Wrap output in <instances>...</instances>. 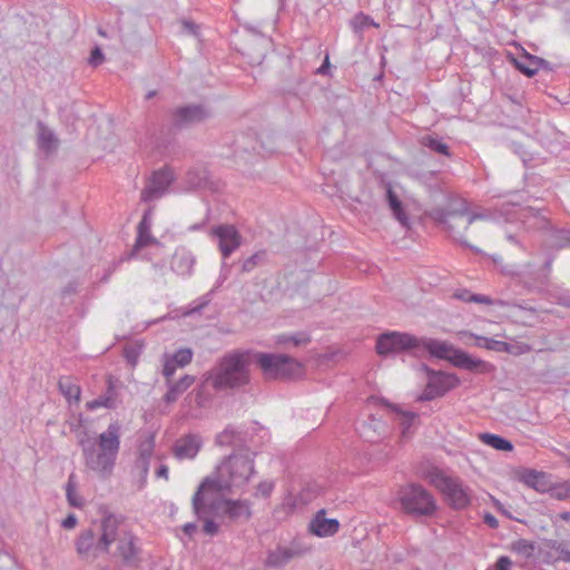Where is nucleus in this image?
Here are the masks:
<instances>
[{
	"instance_id": "6e6552de",
	"label": "nucleus",
	"mask_w": 570,
	"mask_h": 570,
	"mask_svg": "<svg viewBox=\"0 0 570 570\" xmlns=\"http://www.w3.org/2000/svg\"><path fill=\"white\" fill-rule=\"evenodd\" d=\"M428 478L443 493L452 509L463 510L471 504L470 489L459 478L449 476L438 468L430 470Z\"/></svg>"
},
{
	"instance_id": "e433bc0d",
	"label": "nucleus",
	"mask_w": 570,
	"mask_h": 570,
	"mask_svg": "<svg viewBox=\"0 0 570 570\" xmlns=\"http://www.w3.org/2000/svg\"><path fill=\"white\" fill-rule=\"evenodd\" d=\"M77 482L75 473H71L66 484V497L70 507L81 509L85 505L83 498L76 491Z\"/></svg>"
},
{
	"instance_id": "2f4dec72",
	"label": "nucleus",
	"mask_w": 570,
	"mask_h": 570,
	"mask_svg": "<svg viewBox=\"0 0 570 570\" xmlns=\"http://www.w3.org/2000/svg\"><path fill=\"white\" fill-rule=\"evenodd\" d=\"M311 343V336L307 332H296L293 334H282L276 338L278 345H292L294 347L305 346Z\"/></svg>"
},
{
	"instance_id": "864d4df0",
	"label": "nucleus",
	"mask_w": 570,
	"mask_h": 570,
	"mask_svg": "<svg viewBox=\"0 0 570 570\" xmlns=\"http://www.w3.org/2000/svg\"><path fill=\"white\" fill-rule=\"evenodd\" d=\"M104 60L105 56L101 48L96 46L90 52V57L88 60L89 65H91L92 67H98L104 62Z\"/></svg>"
},
{
	"instance_id": "ea45409f",
	"label": "nucleus",
	"mask_w": 570,
	"mask_h": 570,
	"mask_svg": "<svg viewBox=\"0 0 570 570\" xmlns=\"http://www.w3.org/2000/svg\"><path fill=\"white\" fill-rule=\"evenodd\" d=\"M267 262V252L258 250L244 259L242 263L240 271L242 273H250L257 266H262Z\"/></svg>"
},
{
	"instance_id": "f257e3e1",
	"label": "nucleus",
	"mask_w": 570,
	"mask_h": 570,
	"mask_svg": "<svg viewBox=\"0 0 570 570\" xmlns=\"http://www.w3.org/2000/svg\"><path fill=\"white\" fill-rule=\"evenodd\" d=\"M375 352L382 357H394L402 353H409L416 358L429 356L448 361L458 368L480 374H489L495 370L493 364L473 357L445 341L415 336L407 332L387 331L380 334L376 338Z\"/></svg>"
},
{
	"instance_id": "423d86ee",
	"label": "nucleus",
	"mask_w": 570,
	"mask_h": 570,
	"mask_svg": "<svg viewBox=\"0 0 570 570\" xmlns=\"http://www.w3.org/2000/svg\"><path fill=\"white\" fill-rule=\"evenodd\" d=\"M397 500L401 511L415 521L432 518L438 511L433 494L419 483L401 487L397 492Z\"/></svg>"
},
{
	"instance_id": "1a4fd4ad",
	"label": "nucleus",
	"mask_w": 570,
	"mask_h": 570,
	"mask_svg": "<svg viewBox=\"0 0 570 570\" xmlns=\"http://www.w3.org/2000/svg\"><path fill=\"white\" fill-rule=\"evenodd\" d=\"M210 117V110L204 105H186L171 112V126L175 129L188 128L202 124Z\"/></svg>"
},
{
	"instance_id": "f8f14e48",
	"label": "nucleus",
	"mask_w": 570,
	"mask_h": 570,
	"mask_svg": "<svg viewBox=\"0 0 570 570\" xmlns=\"http://www.w3.org/2000/svg\"><path fill=\"white\" fill-rule=\"evenodd\" d=\"M116 557L121 559L126 567H136L140 562V548L137 546V538L130 533L125 532L117 540Z\"/></svg>"
},
{
	"instance_id": "f704fd0d",
	"label": "nucleus",
	"mask_w": 570,
	"mask_h": 570,
	"mask_svg": "<svg viewBox=\"0 0 570 570\" xmlns=\"http://www.w3.org/2000/svg\"><path fill=\"white\" fill-rule=\"evenodd\" d=\"M382 403L401 416L400 425L402 426V432L403 434L407 433L417 417V414L411 411H402L399 405L392 404L387 400H382Z\"/></svg>"
},
{
	"instance_id": "0e129e2a",
	"label": "nucleus",
	"mask_w": 570,
	"mask_h": 570,
	"mask_svg": "<svg viewBox=\"0 0 570 570\" xmlns=\"http://www.w3.org/2000/svg\"><path fill=\"white\" fill-rule=\"evenodd\" d=\"M543 544L551 549V550H554L557 551L558 553H560V549H561V546H562V540L559 541V540H553V539H544L543 540Z\"/></svg>"
},
{
	"instance_id": "9b49d317",
	"label": "nucleus",
	"mask_w": 570,
	"mask_h": 570,
	"mask_svg": "<svg viewBox=\"0 0 570 570\" xmlns=\"http://www.w3.org/2000/svg\"><path fill=\"white\" fill-rule=\"evenodd\" d=\"M210 236L217 238L224 258L230 256L242 244V236L234 225H217L210 229Z\"/></svg>"
},
{
	"instance_id": "09e8293b",
	"label": "nucleus",
	"mask_w": 570,
	"mask_h": 570,
	"mask_svg": "<svg viewBox=\"0 0 570 570\" xmlns=\"http://www.w3.org/2000/svg\"><path fill=\"white\" fill-rule=\"evenodd\" d=\"M442 396L443 395H441V393L439 391L433 389V386L431 384L426 383L425 389L423 390L421 395L417 396V401L419 402H428V401H432L436 397H442Z\"/></svg>"
},
{
	"instance_id": "6ab92c4d",
	"label": "nucleus",
	"mask_w": 570,
	"mask_h": 570,
	"mask_svg": "<svg viewBox=\"0 0 570 570\" xmlns=\"http://www.w3.org/2000/svg\"><path fill=\"white\" fill-rule=\"evenodd\" d=\"M37 145L46 155L52 154L59 146V139L53 130L40 120L37 122Z\"/></svg>"
},
{
	"instance_id": "8fccbe9b",
	"label": "nucleus",
	"mask_w": 570,
	"mask_h": 570,
	"mask_svg": "<svg viewBox=\"0 0 570 570\" xmlns=\"http://www.w3.org/2000/svg\"><path fill=\"white\" fill-rule=\"evenodd\" d=\"M473 303L485 304V305H499V306H508L509 302L503 299H492L490 296L475 294L473 297Z\"/></svg>"
},
{
	"instance_id": "69168bd1",
	"label": "nucleus",
	"mask_w": 570,
	"mask_h": 570,
	"mask_svg": "<svg viewBox=\"0 0 570 570\" xmlns=\"http://www.w3.org/2000/svg\"><path fill=\"white\" fill-rule=\"evenodd\" d=\"M483 522L491 529H497L499 527L498 519L489 512L484 514Z\"/></svg>"
},
{
	"instance_id": "a19ab883",
	"label": "nucleus",
	"mask_w": 570,
	"mask_h": 570,
	"mask_svg": "<svg viewBox=\"0 0 570 570\" xmlns=\"http://www.w3.org/2000/svg\"><path fill=\"white\" fill-rule=\"evenodd\" d=\"M350 24L353 31L358 35H361L368 27H379V24L375 23L370 16L363 12L356 13L350 21Z\"/></svg>"
},
{
	"instance_id": "603ef678",
	"label": "nucleus",
	"mask_w": 570,
	"mask_h": 570,
	"mask_svg": "<svg viewBox=\"0 0 570 570\" xmlns=\"http://www.w3.org/2000/svg\"><path fill=\"white\" fill-rule=\"evenodd\" d=\"M177 367H179V366L171 360L170 356H168L166 354L165 363H164V367H163V375L167 379V381L170 380V377L176 372Z\"/></svg>"
},
{
	"instance_id": "7ed1b4c3",
	"label": "nucleus",
	"mask_w": 570,
	"mask_h": 570,
	"mask_svg": "<svg viewBox=\"0 0 570 570\" xmlns=\"http://www.w3.org/2000/svg\"><path fill=\"white\" fill-rule=\"evenodd\" d=\"M253 350H233L217 358L207 371V379L214 381V391H239L250 384Z\"/></svg>"
},
{
	"instance_id": "a878e982",
	"label": "nucleus",
	"mask_w": 570,
	"mask_h": 570,
	"mask_svg": "<svg viewBox=\"0 0 570 570\" xmlns=\"http://www.w3.org/2000/svg\"><path fill=\"white\" fill-rule=\"evenodd\" d=\"M533 140L528 136H522V139L508 140V148L518 155L522 163L528 166L532 160L534 154L531 151Z\"/></svg>"
},
{
	"instance_id": "13d9d810",
	"label": "nucleus",
	"mask_w": 570,
	"mask_h": 570,
	"mask_svg": "<svg viewBox=\"0 0 570 570\" xmlns=\"http://www.w3.org/2000/svg\"><path fill=\"white\" fill-rule=\"evenodd\" d=\"M559 561L570 562V541H563L560 549V553L557 558Z\"/></svg>"
},
{
	"instance_id": "f3484780",
	"label": "nucleus",
	"mask_w": 570,
	"mask_h": 570,
	"mask_svg": "<svg viewBox=\"0 0 570 570\" xmlns=\"http://www.w3.org/2000/svg\"><path fill=\"white\" fill-rule=\"evenodd\" d=\"M119 520L114 514H107L101 522V535L97 543V549L107 552L109 546L116 541L119 537L117 533Z\"/></svg>"
},
{
	"instance_id": "a18cd8bd",
	"label": "nucleus",
	"mask_w": 570,
	"mask_h": 570,
	"mask_svg": "<svg viewBox=\"0 0 570 570\" xmlns=\"http://www.w3.org/2000/svg\"><path fill=\"white\" fill-rule=\"evenodd\" d=\"M532 347L523 342H514V343H508L503 342L502 352L519 356L525 353L531 352Z\"/></svg>"
},
{
	"instance_id": "c85d7f7f",
	"label": "nucleus",
	"mask_w": 570,
	"mask_h": 570,
	"mask_svg": "<svg viewBox=\"0 0 570 570\" xmlns=\"http://www.w3.org/2000/svg\"><path fill=\"white\" fill-rule=\"evenodd\" d=\"M58 387L60 393L70 402L80 400L81 389L71 376H62L59 379Z\"/></svg>"
},
{
	"instance_id": "4d7b16f0",
	"label": "nucleus",
	"mask_w": 570,
	"mask_h": 570,
	"mask_svg": "<svg viewBox=\"0 0 570 570\" xmlns=\"http://www.w3.org/2000/svg\"><path fill=\"white\" fill-rule=\"evenodd\" d=\"M474 296H475V294L472 293L471 291L466 289V288L458 289L453 294L454 298H456L459 301H462V302H465V303H473V297Z\"/></svg>"
},
{
	"instance_id": "5fc2aeb1",
	"label": "nucleus",
	"mask_w": 570,
	"mask_h": 570,
	"mask_svg": "<svg viewBox=\"0 0 570 570\" xmlns=\"http://www.w3.org/2000/svg\"><path fill=\"white\" fill-rule=\"evenodd\" d=\"M183 32L197 37L199 35V26L191 20H181Z\"/></svg>"
},
{
	"instance_id": "338daca9",
	"label": "nucleus",
	"mask_w": 570,
	"mask_h": 570,
	"mask_svg": "<svg viewBox=\"0 0 570 570\" xmlns=\"http://www.w3.org/2000/svg\"><path fill=\"white\" fill-rule=\"evenodd\" d=\"M125 357L128 361V363H130L132 365L136 364L137 357H138L137 350L134 348V347L126 348L125 350Z\"/></svg>"
},
{
	"instance_id": "bb28decb",
	"label": "nucleus",
	"mask_w": 570,
	"mask_h": 570,
	"mask_svg": "<svg viewBox=\"0 0 570 570\" xmlns=\"http://www.w3.org/2000/svg\"><path fill=\"white\" fill-rule=\"evenodd\" d=\"M550 248L561 249L570 246V230L550 227L544 240Z\"/></svg>"
},
{
	"instance_id": "4468645a",
	"label": "nucleus",
	"mask_w": 570,
	"mask_h": 570,
	"mask_svg": "<svg viewBox=\"0 0 570 570\" xmlns=\"http://www.w3.org/2000/svg\"><path fill=\"white\" fill-rule=\"evenodd\" d=\"M151 220H153V210L148 208L144 212L142 217L137 226V237L135 240V245L130 253L128 254V258H132L136 256L137 252L141 248L146 247L150 244L159 245V242L151 235Z\"/></svg>"
},
{
	"instance_id": "72a5a7b5",
	"label": "nucleus",
	"mask_w": 570,
	"mask_h": 570,
	"mask_svg": "<svg viewBox=\"0 0 570 570\" xmlns=\"http://www.w3.org/2000/svg\"><path fill=\"white\" fill-rule=\"evenodd\" d=\"M480 440L484 444H487L498 451L510 452L513 450V444L511 443V441H509L508 439H505L501 435H498V434L482 433L480 435Z\"/></svg>"
},
{
	"instance_id": "052dcab7",
	"label": "nucleus",
	"mask_w": 570,
	"mask_h": 570,
	"mask_svg": "<svg viewBox=\"0 0 570 570\" xmlns=\"http://www.w3.org/2000/svg\"><path fill=\"white\" fill-rule=\"evenodd\" d=\"M532 61L537 62V66H538V70L539 69H542V70H547V71H553V67L551 65V62H549L548 60L541 58V57H538V58H531Z\"/></svg>"
},
{
	"instance_id": "4be33fe9",
	"label": "nucleus",
	"mask_w": 570,
	"mask_h": 570,
	"mask_svg": "<svg viewBox=\"0 0 570 570\" xmlns=\"http://www.w3.org/2000/svg\"><path fill=\"white\" fill-rule=\"evenodd\" d=\"M196 381L194 375L185 374L178 381H167L168 390L164 395V401L171 404L178 400V397L186 392Z\"/></svg>"
},
{
	"instance_id": "39448f33",
	"label": "nucleus",
	"mask_w": 570,
	"mask_h": 570,
	"mask_svg": "<svg viewBox=\"0 0 570 570\" xmlns=\"http://www.w3.org/2000/svg\"><path fill=\"white\" fill-rule=\"evenodd\" d=\"M430 216L435 223L442 225L443 229L453 240L460 243L464 247L473 249L476 253L480 252L478 248H474L464 240L463 235L474 220L484 219L488 215L483 213H470L466 203L461 202L460 207L458 208H434Z\"/></svg>"
},
{
	"instance_id": "58836bf2",
	"label": "nucleus",
	"mask_w": 570,
	"mask_h": 570,
	"mask_svg": "<svg viewBox=\"0 0 570 570\" xmlns=\"http://www.w3.org/2000/svg\"><path fill=\"white\" fill-rule=\"evenodd\" d=\"M186 183L191 188H203L208 183V171L206 169H190L186 174Z\"/></svg>"
},
{
	"instance_id": "412c9836",
	"label": "nucleus",
	"mask_w": 570,
	"mask_h": 570,
	"mask_svg": "<svg viewBox=\"0 0 570 570\" xmlns=\"http://www.w3.org/2000/svg\"><path fill=\"white\" fill-rule=\"evenodd\" d=\"M116 383L118 380H115L112 376H108L107 379V391L104 395L90 401L87 403L88 410H95L98 407L106 409H116L117 407V392H116Z\"/></svg>"
},
{
	"instance_id": "473e14b6",
	"label": "nucleus",
	"mask_w": 570,
	"mask_h": 570,
	"mask_svg": "<svg viewBox=\"0 0 570 570\" xmlns=\"http://www.w3.org/2000/svg\"><path fill=\"white\" fill-rule=\"evenodd\" d=\"M522 481L525 485L540 491H547L546 473L535 470H525L522 475Z\"/></svg>"
},
{
	"instance_id": "9d476101",
	"label": "nucleus",
	"mask_w": 570,
	"mask_h": 570,
	"mask_svg": "<svg viewBox=\"0 0 570 570\" xmlns=\"http://www.w3.org/2000/svg\"><path fill=\"white\" fill-rule=\"evenodd\" d=\"M208 509L218 511L234 522H247L253 514L248 500L217 499L208 503Z\"/></svg>"
},
{
	"instance_id": "dca6fc26",
	"label": "nucleus",
	"mask_w": 570,
	"mask_h": 570,
	"mask_svg": "<svg viewBox=\"0 0 570 570\" xmlns=\"http://www.w3.org/2000/svg\"><path fill=\"white\" fill-rule=\"evenodd\" d=\"M203 440L197 434H187L178 439L174 444V454L177 459H194L199 452Z\"/></svg>"
},
{
	"instance_id": "aec40b11",
	"label": "nucleus",
	"mask_w": 570,
	"mask_h": 570,
	"mask_svg": "<svg viewBox=\"0 0 570 570\" xmlns=\"http://www.w3.org/2000/svg\"><path fill=\"white\" fill-rule=\"evenodd\" d=\"M298 552L292 548L277 546L269 550L264 561L266 568L278 569L285 567Z\"/></svg>"
},
{
	"instance_id": "e2e57ef3",
	"label": "nucleus",
	"mask_w": 570,
	"mask_h": 570,
	"mask_svg": "<svg viewBox=\"0 0 570 570\" xmlns=\"http://www.w3.org/2000/svg\"><path fill=\"white\" fill-rule=\"evenodd\" d=\"M331 63L328 55L325 56L323 63L316 69V73L321 76H326L330 72Z\"/></svg>"
},
{
	"instance_id": "f03ea898",
	"label": "nucleus",
	"mask_w": 570,
	"mask_h": 570,
	"mask_svg": "<svg viewBox=\"0 0 570 570\" xmlns=\"http://www.w3.org/2000/svg\"><path fill=\"white\" fill-rule=\"evenodd\" d=\"M254 453H232L226 456L217 469V476L205 478L191 499L193 511L203 517L204 493L206 491H226L232 487H240L254 474Z\"/></svg>"
},
{
	"instance_id": "cd10ccee",
	"label": "nucleus",
	"mask_w": 570,
	"mask_h": 570,
	"mask_svg": "<svg viewBox=\"0 0 570 570\" xmlns=\"http://www.w3.org/2000/svg\"><path fill=\"white\" fill-rule=\"evenodd\" d=\"M531 58H538V56L531 55L523 50V53L519 57H511V62L518 71L531 78L538 72L537 62L532 61Z\"/></svg>"
},
{
	"instance_id": "4c0bfd02",
	"label": "nucleus",
	"mask_w": 570,
	"mask_h": 570,
	"mask_svg": "<svg viewBox=\"0 0 570 570\" xmlns=\"http://www.w3.org/2000/svg\"><path fill=\"white\" fill-rule=\"evenodd\" d=\"M203 517L199 518L196 513L195 515L197 517L198 520H202L204 521V524H203V532L207 535H210V537H214L218 533L219 531V525L217 522H215L212 518H209L208 515L210 514H218L219 512L218 511H213L210 509H208V504H206L204 502V505H203Z\"/></svg>"
},
{
	"instance_id": "393cba45",
	"label": "nucleus",
	"mask_w": 570,
	"mask_h": 570,
	"mask_svg": "<svg viewBox=\"0 0 570 570\" xmlns=\"http://www.w3.org/2000/svg\"><path fill=\"white\" fill-rule=\"evenodd\" d=\"M206 379L207 371L202 375L200 382L191 392L196 405L200 409L209 406L214 399V395L209 390V386L214 390V381L212 379Z\"/></svg>"
},
{
	"instance_id": "2eb2a0df",
	"label": "nucleus",
	"mask_w": 570,
	"mask_h": 570,
	"mask_svg": "<svg viewBox=\"0 0 570 570\" xmlns=\"http://www.w3.org/2000/svg\"><path fill=\"white\" fill-rule=\"evenodd\" d=\"M308 530L318 538L332 537L338 532L340 522L337 519L326 518V511L321 509L311 520Z\"/></svg>"
},
{
	"instance_id": "ddd939ff",
	"label": "nucleus",
	"mask_w": 570,
	"mask_h": 570,
	"mask_svg": "<svg viewBox=\"0 0 570 570\" xmlns=\"http://www.w3.org/2000/svg\"><path fill=\"white\" fill-rule=\"evenodd\" d=\"M174 180L173 171L163 168L155 171L151 176L150 184L141 191V199L149 202L160 197Z\"/></svg>"
},
{
	"instance_id": "0eeeda50",
	"label": "nucleus",
	"mask_w": 570,
	"mask_h": 570,
	"mask_svg": "<svg viewBox=\"0 0 570 570\" xmlns=\"http://www.w3.org/2000/svg\"><path fill=\"white\" fill-rule=\"evenodd\" d=\"M254 364L267 380L289 381L299 376L303 364L286 354L265 353L253 350Z\"/></svg>"
},
{
	"instance_id": "79ce46f5",
	"label": "nucleus",
	"mask_w": 570,
	"mask_h": 570,
	"mask_svg": "<svg viewBox=\"0 0 570 570\" xmlns=\"http://www.w3.org/2000/svg\"><path fill=\"white\" fill-rule=\"evenodd\" d=\"M94 540H95V532L92 529H87V530L82 531L76 541L77 552L79 554L87 553L91 549V547L94 544Z\"/></svg>"
},
{
	"instance_id": "de8ad7c7",
	"label": "nucleus",
	"mask_w": 570,
	"mask_h": 570,
	"mask_svg": "<svg viewBox=\"0 0 570 570\" xmlns=\"http://www.w3.org/2000/svg\"><path fill=\"white\" fill-rule=\"evenodd\" d=\"M551 495L557 500L570 499V482L561 483L551 489Z\"/></svg>"
},
{
	"instance_id": "bf43d9fd",
	"label": "nucleus",
	"mask_w": 570,
	"mask_h": 570,
	"mask_svg": "<svg viewBox=\"0 0 570 570\" xmlns=\"http://www.w3.org/2000/svg\"><path fill=\"white\" fill-rule=\"evenodd\" d=\"M512 564V561L507 556H501L498 558L495 562V569L497 570H510V567Z\"/></svg>"
},
{
	"instance_id": "5701e85b",
	"label": "nucleus",
	"mask_w": 570,
	"mask_h": 570,
	"mask_svg": "<svg viewBox=\"0 0 570 570\" xmlns=\"http://www.w3.org/2000/svg\"><path fill=\"white\" fill-rule=\"evenodd\" d=\"M385 199L386 203L393 213L394 218L405 228L410 227V220L409 217L404 210L403 203L396 195V193L393 190L390 183L386 184V191H385Z\"/></svg>"
},
{
	"instance_id": "a211bd4d",
	"label": "nucleus",
	"mask_w": 570,
	"mask_h": 570,
	"mask_svg": "<svg viewBox=\"0 0 570 570\" xmlns=\"http://www.w3.org/2000/svg\"><path fill=\"white\" fill-rule=\"evenodd\" d=\"M428 383L444 396L449 391L458 387L461 381L454 373L431 371V376L428 379Z\"/></svg>"
},
{
	"instance_id": "7c9ffc66",
	"label": "nucleus",
	"mask_w": 570,
	"mask_h": 570,
	"mask_svg": "<svg viewBox=\"0 0 570 570\" xmlns=\"http://www.w3.org/2000/svg\"><path fill=\"white\" fill-rule=\"evenodd\" d=\"M421 145L429 148L431 151L443 155L446 157H452V153L448 144L443 141L442 138L433 135H425L421 138Z\"/></svg>"
},
{
	"instance_id": "20e7f679",
	"label": "nucleus",
	"mask_w": 570,
	"mask_h": 570,
	"mask_svg": "<svg viewBox=\"0 0 570 570\" xmlns=\"http://www.w3.org/2000/svg\"><path fill=\"white\" fill-rule=\"evenodd\" d=\"M79 445L86 466L102 478H108L112 473L120 449L119 423H110L107 430L99 434L97 442H92L85 433V436L79 439Z\"/></svg>"
},
{
	"instance_id": "680f3d73",
	"label": "nucleus",
	"mask_w": 570,
	"mask_h": 570,
	"mask_svg": "<svg viewBox=\"0 0 570 570\" xmlns=\"http://www.w3.org/2000/svg\"><path fill=\"white\" fill-rule=\"evenodd\" d=\"M77 524V517L73 513H69L61 522V527L65 529H73Z\"/></svg>"
},
{
	"instance_id": "37998d69",
	"label": "nucleus",
	"mask_w": 570,
	"mask_h": 570,
	"mask_svg": "<svg viewBox=\"0 0 570 570\" xmlns=\"http://www.w3.org/2000/svg\"><path fill=\"white\" fill-rule=\"evenodd\" d=\"M154 450V441L153 438H150L149 441L144 442L139 445V456H138V464L142 468V471L145 473L148 472V464L149 460L151 458Z\"/></svg>"
},
{
	"instance_id": "774afa93",
	"label": "nucleus",
	"mask_w": 570,
	"mask_h": 570,
	"mask_svg": "<svg viewBox=\"0 0 570 570\" xmlns=\"http://www.w3.org/2000/svg\"><path fill=\"white\" fill-rule=\"evenodd\" d=\"M77 283L70 282L67 286H65L61 291V296L65 298L67 296L73 295L77 292Z\"/></svg>"
},
{
	"instance_id": "3c124183",
	"label": "nucleus",
	"mask_w": 570,
	"mask_h": 570,
	"mask_svg": "<svg viewBox=\"0 0 570 570\" xmlns=\"http://www.w3.org/2000/svg\"><path fill=\"white\" fill-rule=\"evenodd\" d=\"M274 487H275V484L273 481H262L256 487L255 495L268 498L272 494Z\"/></svg>"
},
{
	"instance_id": "b1692460",
	"label": "nucleus",
	"mask_w": 570,
	"mask_h": 570,
	"mask_svg": "<svg viewBox=\"0 0 570 570\" xmlns=\"http://www.w3.org/2000/svg\"><path fill=\"white\" fill-rule=\"evenodd\" d=\"M195 264V257L185 248H177L173 255L170 266L178 275H189Z\"/></svg>"
},
{
	"instance_id": "c756f323",
	"label": "nucleus",
	"mask_w": 570,
	"mask_h": 570,
	"mask_svg": "<svg viewBox=\"0 0 570 570\" xmlns=\"http://www.w3.org/2000/svg\"><path fill=\"white\" fill-rule=\"evenodd\" d=\"M243 442L242 432L237 431L233 425H227L215 439V443L219 446H237Z\"/></svg>"
},
{
	"instance_id": "c03bdc74",
	"label": "nucleus",
	"mask_w": 570,
	"mask_h": 570,
	"mask_svg": "<svg viewBox=\"0 0 570 570\" xmlns=\"http://www.w3.org/2000/svg\"><path fill=\"white\" fill-rule=\"evenodd\" d=\"M470 336L475 338V346L478 347H483L494 352H502L503 341L479 336L473 333H470Z\"/></svg>"
},
{
	"instance_id": "c9c22d12",
	"label": "nucleus",
	"mask_w": 570,
	"mask_h": 570,
	"mask_svg": "<svg viewBox=\"0 0 570 570\" xmlns=\"http://www.w3.org/2000/svg\"><path fill=\"white\" fill-rule=\"evenodd\" d=\"M535 549V542L525 539H518L510 544V550L524 558L525 560L532 559L534 557Z\"/></svg>"
},
{
	"instance_id": "6e6d98bb",
	"label": "nucleus",
	"mask_w": 570,
	"mask_h": 570,
	"mask_svg": "<svg viewBox=\"0 0 570 570\" xmlns=\"http://www.w3.org/2000/svg\"><path fill=\"white\" fill-rule=\"evenodd\" d=\"M525 212L528 213V215H524L525 217H532L538 220L539 228L548 227L549 222L546 219V217L541 216L539 210L530 207Z\"/></svg>"
},
{
	"instance_id": "49530a36",
	"label": "nucleus",
	"mask_w": 570,
	"mask_h": 570,
	"mask_svg": "<svg viewBox=\"0 0 570 570\" xmlns=\"http://www.w3.org/2000/svg\"><path fill=\"white\" fill-rule=\"evenodd\" d=\"M170 357L179 367H184L191 362L193 351L188 347H181L177 350Z\"/></svg>"
}]
</instances>
